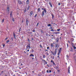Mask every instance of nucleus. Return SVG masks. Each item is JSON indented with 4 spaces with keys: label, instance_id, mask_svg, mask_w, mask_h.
I'll use <instances>...</instances> for the list:
<instances>
[{
    "label": "nucleus",
    "instance_id": "nucleus-21",
    "mask_svg": "<svg viewBox=\"0 0 76 76\" xmlns=\"http://www.w3.org/2000/svg\"><path fill=\"white\" fill-rule=\"evenodd\" d=\"M29 6H28V7L27 8V10H29Z\"/></svg>",
    "mask_w": 76,
    "mask_h": 76
},
{
    "label": "nucleus",
    "instance_id": "nucleus-34",
    "mask_svg": "<svg viewBox=\"0 0 76 76\" xmlns=\"http://www.w3.org/2000/svg\"><path fill=\"white\" fill-rule=\"evenodd\" d=\"M12 21H13V22H14V21H15V20H14V18H12Z\"/></svg>",
    "mask_w": 76,
    "mask_h": 76
},
{
    "label": "nucleus",
    "instance_id": "nucleus-50",
    "mask_svg": "<svg viewBox=\"0 0 76 76\" xmlns=\"http://www.w3.org/2000/svg\"><path fill=\"white\" fill-rule=\"evenodd\" d=\"M57 72H60V70L58 69Z\"/></svg>",
    "mask_w": 76,
    "mask_h": 76
},
{
    "label": "nucleus",
    "instance_id": "nucleus-12",
    "mask_svg": "<svg viewBox=\"0 0 76 76\" xmlns=\"http://www.w3.org/2000/svg\"><path fill=\"white\" fill-rule=\"evenodd\" d=\"M43 9L45 13H46L47 12V10H46V9L44 8Z\"/></svg>",
    "mask_w": 76,
    "mask_h": 76
},
{
    "label": "nucleus",
    "instance_id": "nucleus-18",
    "mask_svg": "<svg viewBox=\"0 0 76 76\" xmlns=\"http://www.w3.org/2000/svg\"><path fill=\"white\" fill-rule=\"evenodd\" d=\"M4 19H3L2 20V23H3V22H4Z\"/></svg>",
    "mask_w": 76,
    "mask_h": 76
},
{
    "label": "nucleus",
    "instance_id": "nucleus-61",
    "mask_svg": "<svg viewBox=\"0 0 76 76\" xmlns=\"http://www.w3.org/2000/svg\"><path fill=\"white\" fill-rule=\"evenodd\" d=\"M42 10H44V8L43 9V8H42Z\"/></svg>",
    "mask_w": 76,
    "mask_h": 76
},
{
    "label": "nucleus",
    "instance_id": "nucleus-30",
    "mask_svg": "<svg viewBox=\"0 0 76 76\" xmlns=\"http://www.w3.org/2000/svg\"><path fill=\"white\" fill-rule=\"evenodd\" d=\"M37 14H36V15L34 16V18H36V17H37Z\"/></svg>",
    "mask_w": 76,
    "mask_h": 76
},
{
    "label": "nucleus",
    "instance_id": "nucleus-31",
    "mask_svg": "<svg viewBox=\"0 0 76 76\" xmlns=\"http://www.w3.org/2000/svg\"><path fill=\"white\" fill-rule=\"evenodd\" d=\"M49 70H47V73H49Z\"/></svg>",
    "mask_w": 76,
    "mask_h": 76
},
{
    "label": "nucleus",
    "instance_id": "nucleus-27",
    "mask_svg": "<svg viewBox=\"0 0 76 76\" xmlns=\"http://www.w3.org/2000/svg\"><path fill=\"white\" fill-rule=\"evenodd\" d=\"M51 58H52L53 60L54 59V56H53V58H52V56H51Z\"/></svg>",
    "mask_w": 76,
    "mask_h": 76
},
{
    "label": "nucleus",
    "instance_id": "nucleus-25",
    "mask_svg": "<svg viewBox=\"0 0 76 76\" xmlns=\"http://www.w3.org/2000/svg\"><path fill=\"white\" fill-rule=\"evenodd\" d=\"M57 31H58V32H59V31H60V29H57Z\"/></svg>",
    "mask_w": 76,
    "mask_h": 76
},
{
    "label": "nucleus",
    "instance_id": "nucleus-9",
    "mask_svg": "<svg viewBox=\"0 0 76 76\" xmlns=\"http://www.w3.org/2000/svg\"><path fill=\"white\" fill-rule=\"evenodd\" d=\"M18 3H19V4H22V2L20 1H18Z\"/></svg>",
    "mask_w": 76,
    "mask_h": 76
},
{
    "label": "nucleus",
    "instance_id": "nucleus-4",
    "mask_svg": "<svg viewBox=\"0 0 76 76\" xmlns=\"http://www.w3.org/2000/svg\"><path fill=\"white\" fill-rule=\"evenodd\" d=\"M44 11H43L42 13V16H44Z\"/></svg>",
    "mask_w": 76,
    "mask_h": 76
},
{
    "label": "nucleus",
    "instance_id": "nucleus-52",
    "mask_svg": "<svg viewBox=\"0 0 76 76\" xmlns=\"http://www.w3.org/2000/svg\"><path fill=\"white\" fill-rule=\"evenodd\" d=\"M58 5H60V3H58Z\"/></svg>",
    "mask_w": 76,
    "mask_h": 76
},
{
    "label": "nucleus",
    "instance_id": "nucleus-3",
    "mask_svg": "<svg viewBox=\"0 0 76 76\" xmlns=\"http://www.w3.org/2000/svg\"><path fill=\"white\" fill-rule=\"evenodd\" d=\"M57 48H56L55 50V51H54V56H56V53H57Z\"/></svg>",
    "mask_w": 76,
    "mask_h": 76
},
{
    "label": "nucleus",
    "instance_id": "nucleus-15",
    "mask_svg": "<svg viewBox=\"0 0 76 76\" xmlns=\"http://www.w3.org/2000/svg\"><path fill=\"white\" fill-rule=\"evenodd\" d=\"M52 26V25L50 24L48 25V26Z\"/></svg>",
    "mask_w": 76,
    "mask_h": 76
},
{
    "label": "nucleus",
    "instance_id": "nucleus-23",
    "mask_svg": "<svg viewBox=\"0 0 76 76\" xmlns=\"http://www.w3.org/2000/svg\"><path fill=\"white\" fill-rule=\"evenodd\" d=\"M13 38L12 37L11 38V40H10L11 41H13Z\"/></svg>",
    "mask_w": 76,
    "mask_h": 76
},
{
    "label": "nucleus",
    "instance_id": "nucleus-5",
    "mask_svg": "<svg viewBox=\"0 0 76 76\" xmlns=\"http://www.w3.org/2000/svg\"><path fill=\"white\" fill-rule=\"evenodd\" d=\"M29 23V21H28V20L26 19V24L27 25H28V23Z\"/></svg>",
    "mask_w": 76,
    "mask_h": 76
},
{
    "label": "nucleus",
    "instance_id": "nucleus-26",
    "mask_svg": "<svg viewBox=\"0 0 76 76\" xmlns=\"http://www.w3.org/2000/svg\"><path fill=\"white\" fill-rule=\"evenodd\" d=\"M9 42V40H8L7 41V43H8Z\"/></svg>",
    "mask_w": 76,
    "mask_h": 76
},
{
    "label": "nucleus",
    "instance_id": "nucleus-33",
    "mask_svg": "<svg viewBox=\"0 0 76 76\" xmlns=\"http://www.w3.org/2000/svg\"><path fill=\"white\" fill-rule=\"evenodd\" d=\"M73 48L74 49H76V47L75 46H73Z\"/></svg>",
    "mask_w": 76,
    "mask_h": 76
},
{
    "label": "nucleus",
    "instance_id": "nucleus-44",
    "mask_svg": "<svg viewBox=\"0 0 76 76\" xmlns=\"http://www.w3.org/2000/svg\"><path fill=\"white\" fill-rule=\"evenodd\" d=\"M46 36H48V34H46Z\"/></svg>",
    "mask_w": 76,
    "mask_h": 76
},
{
    "label": "nucleus",
    "instance_id": "nucleus-37",
    "mask_svg": "<svg viewBox=\"0 0 76 76\" xmlns=\"http://www.w3.org/2000/svg\"><path fill=\"white\" fill-rule=\"evenodd\" d=\"M20 30H21V28H20V29H19V32L20 31Z\"/></svg>",
    "mask_w": 76,
    "mask_h": 76
},
{
    "label": "nucleus",
    "instance_id": "nucleus-59",
    "mask_svg": "<svg viewBox=\"0 0 76 76\" xmlns=\"http://www.w3.org/2000/svg\"><path fill=\"white\" fill-rule=\"evenodd\" d=\"M53 34H56V32H54L53 33Z\"/></svg>",
    "mask_w": 76,
    "mask_h": 76
},
{
    "label": "nucleus",
    "instance_id": "nucleus-58",
    "mask_svg": "<svg viewBox=\"0 0 76 76\" xmlns=\"http://www.w3.org/2000/svg\"><path fill=\"white\" fill-rule=\"evenodd\" d=\"M60 53H58V55H60Z\"/></svg>",
    "mask_w": 76,
    "mask_h": 76
},
{
    "label": "nucleus",
    "instance_id": "nucleus-14",
    "mask_svg": "<svg viewBox=\"0 0 76 76\" xmlns=\"http://www.w3.org/2000/svg\"><path fill=\"white\" fill-rule=\"evenodd\" d=\"M13 35H14V38H15V39H16V38L15 36V34H14V33H13Z\"/></svg>",
    "mask_w": 76,
    "mask_h": 76
},
{
    "label": "nucleus",
    "instance_id": "nucleus-8",
    "mask_svg": "<svg viewBox=\"0 0 76 76\" xmlns=\"http://www.w3.org/2000/svg\"><path fill=\"white\" fill-rule=\"evenodd\" d=\"M26 48L27 49H28V48H31V46L30 45H27L26 47Z\"/></svg>",
    "mask_w": 76,
    "mask_h": 76
},
{
    "label": "nucleus",
    "instance_id": "nucleus-56",
    "mask_svg": "<svg viewBox=\"0 0 76 76\" xmlns=\"http://www.w3.org/2000/svg\"><path fill=\"white\" fill-rule=\"evenodd\" d=\"M67 47H69V45H68V44H67Z\"/></svg>",
    "mask_w": 76,
    "mask_h": 76
},
{
    "label": "nucleus",
    "instance_id": "nucleus-49",
    "mask_svg": "<svg viewBox=\"0 0 76 76\" xmlns=\"http://www.w3.org/2000/svg\"><path fill=\"white\" fill-rule=\"evenodd\" d=\"M40 47L41 48H42V45H40Z\"/></svg>",
    "mask_w": 76,
    "mask_h": 76
},
{
    "label": "nucleus",
    "instance_id": "nucleus-10",
    "mask_svg": "<svg viewBox=\"0 0 76 76\" xmlns=\"http://www.w3.org/2000/svg\"><path fill=\"white\" fill-rule=\"evenodd\" d=\"M41 32L42 34H44V30H41Z\"/></svg>",
    "mask_w": 76,
    "mask_h": 76
},
{
    "label": "nucleus",
    "instance_id": "nucleus-51",
    "mask_svg": "<svg viewBox=\"0 0 76 76\" xmlns=\"http://www.w3.org/2000/svg\"><path fill=\"white\" fill-rule=\"evenodd\" d=\"M52 39H53V38H54V36H52Z\"/></svg>",
    "mask_w": 76,
    "mask_h": 76
},
{
    "label": "nucleus",
    "instance_id": "nucleus-57",
    "mask_svg": "<svg viewBox=\"0 0 76 76\" xmlns=\"http://www.w3.org/2000/svg\"><path fill=\"white\" fill-rule=\"evenodd\" d=\"M23 20H22V23H23Z\"/></svg>",
    "mask_w": 76,
    "mask_h": 76
},
{
    "label": "nucleus",
    "instance_id": "nucleus-36",
    "mask_svg": "<svg viewBox=\"0 0 76 76\" xmlns=\"http://www.w3.org/2000/svg\"><path fill=\"white\" fill-rule=\"evenodd\" d=\"M38 25H39V23H38L36 26H38Z\"/></svg>",
    "mask_w": 76,
    "mask_h": 76
},
{
    "label": "nucleus",
    "instance_id": "nucleus-7",
    "mask_svg": "<svg viewBox=\"0 0 76 76\" xmlns=\"http://www.w3.org/2000/svg\"><path fill=\"white\" fill-rule=\"evenodd\" d=\"M33 14V11H31V12L30 14V16H31V15Z\"/></svg>",
    "mask_w": 76,
    "mask_h": 76
},
{
    "label": "nucleus",
    "instance_id": "nucleus-32",
    "mask_svg": "<svg viewBox=\"0 0 76 76\" xmlns=\"http://www.w3.org/2000/svg\"><path fill=\"white\" fill-rule=\"evenodd\" d=\"M12 15V11H11V12L10 14V15L11 16V15Z\"/></svg>",
    "mask_w": 76,
    "mask_h": 76
},
{
    "label": "nucleus",
    "instance_id": "nucleus-11",
    "mask_svg": "<svg viewBox=\"0 0 76 76\" xmlns=\"http://www.w3.org/2000/svg\"><path fill=\"white\" fill-rule=\"evenodd\" d=\"M29 0H27L26 3L27 4H29Z\"/></svg>",
    "mask_w": 76,
    "mask_h": 76
},
{
    "label": "nucleus",
    "instance_id": "nucleus-22",
    "mask_svg": "<svg viewBox=\"0 0 76 76\" xmlns=\"http://www.w3.org/2000/svg\"><path fill=\"white\" fill-rule=\"evenodd\" d=\"M38 12H39L40 11V8H39L37 10Z\"/></svg>",
    "mask_w": 76,
    "mask_h": 76
},
{
    "label": "nucleus",
    "instance_id": "nucleus-13",
    "mask_svg": "<svg viewBox=\"0 0 76 76\" xmlns=\"http://www.w3.org/2000/svg\"><path fill=\"white\" fill-rule=\"evenodd\" d=\"M49 4H50V5L51 6V7H53V6H52V4H51V2H49Z\"/></svg>",
    "mask_w": 76,
    "mask_h": 76
},
{
    "label": "nucleus",
    "instance_id": "nucleus-64",
    "mask_svg": "<svg viewBox=\"0 0 76 76\" xmlns=\"http://www.w3.org/2000/svg\"><path fill=\"white\" fill-rule=\"evenodd\" d=\"M21 65H23V64H21Z\"/></svg>",
    "mask_w": 76,
    "mask_h": 76
},
{
    "label": "nucleus",
    "instance_id": "nucleus-29",
    "mask_svg": "<svg viewBox=\"0 0 76 76\" xmlns=\"http://www.w3.org/2000/svg\"><path fill=\"white\" fill-rule=\"evenodd\" d=\"M50 31H54V29H52V30H50Z\"/></svg>",
    "mask_w": 76,
    "mask_h": 76
},
{
    "label": "nucleus",
    "instance_id": "nucleus-42",
    "mask_svg": "<svg viewBox=\"0 0 76 76\" xmlns=\"http://www.w3.org/2000/svg\"><path fill=\"white\" fill-rule=\"evenodd\" d=\"M49 73H51V70H49Z\"/></svg>",
    "mask_w": 76,
    "mask_h": 76
},
{
    "label": "nucleus",
    "instance_id": "nucleus-28",
    "mask_svg": "<svg viewBox=\"0 0 76 76\" xmlns=\"http://www.w3.org/2000/svg\"><path fill=\"white\" fill-rule=\"evenodd\" d=\"M60 34V32H56V34Z\"/></svg>",
    "mask_w": 76,
    "mask_h": 76
},
{
    "label": "nucleus",
    "instance_id": "nucleus-2",
    "mask_svg": "<svg viewBox=\"0 0 76 76\" xmlns=\"http://www.w3.org/2000/svg\"><path fill=\"white\" fill-rule=\"evenodd\" d=\"M7 12H9V5H8L7 8Z\"/></svg>",
    "mask_w": 76,
    "mask_h": 76
},
{
    "label": "nucleus",
    "instance_id": "nucleus-17",
    "mask_svg": "<svg viewBox=\"0 0 76 76\" xmlns=\"http://www.w3.org/2000/svg\"><path fill=\"white\" fill-rule=\"evenodd\" d=\"M58 38H57L56 39V42H58Z\"/></svg>",
    "mask_w": 76,
    "mask_h": 76
},
{
    "label": "nucleus",
    "instance_id": "nucleus-38",
    "mask_svg": "<svg viewBox=\"0 0 76 76\" xmlns=\"http://www.w3.org/2000/svg\"><path fill=\"white\" fill-rule=\"evenodd\" d=\"M24 12H26V9H25V10H24Z\"/></svg>",
    "mask_w": 76,
    "mask_h": 76
},
{
    "label": "nucleus",
    "instance_id": "nucleus-62",
    "mask_svg": "<svg viewBox=\"0 0 76 76\" xmlns=\"http://www.w3.org/2000/svg\"><path fill=\"white\" fill-rule=\"evenodd\" d=\"M56 69L57 68H58V67H57V66H56Z\"/></svg>",
    "mask_w": 76,
    "mask_h": 76
},
{
    "label": "nucleus",
    "instance_id": "nucleus-6",
    "mask_svg": "<svg viewBox=\"0 0 76 76\" xmlns=\"http://www.w3.org/2000/svg\"><path fill=\"white\" fill-rule=\"evenodd\" d=\"M70 66H69L68 68V72L69 73H70Z\"/></svg>",
    "mask_w": 76,
    "mask_h": 76
},
{
    "label": "nucleus",
    "instance_id": "nucleus-47",
    "mask_svg": "<svg viewBox=\"0 0 76 76\" xmlns=\"http://www.w3.org/2000/svg\"><path fill=\"white\" fill-rule=\"evenodd\" d=\"M61 53V51L59 50V52H58V53Z\"/></svg>",
    "mask_w": 76,
    "mask_h": 76
},
{
    "label": "nucleus",
    "instance_id": "nucleus-46",
    "mask_svg": "<svg viewBox=\"0 0 76 76\" xmlns=\"http://www.w3.org/2000/svg\"><path fill=\"white\" fill-rule=\"evenodd\" d=\"M50 29H53L52 27H51L50 28Z\"/></svg>",
    "mask_w": 76,
    "mask_h": 76
},
{
    "label": "nucleus",
    "instance_id": "nucleus-41",
    "mask_svg": "<svg viewBox=\"0 0 76 76\" xmlns=\"http://www.w3.org/2000/svg\"><path fill=\"white\" fill-rule=\"evenodd\" d=\"M7 39H8V37H7L5 39V40H7Z\"/></svg>",
    "mask_w": 76,
    "mask_h": 76
},
{
    "label": "nucleus",
    "instance_id": "nucleus-48",
    "mask_svg": "<svg viewBox=\"0 0 76 76\" xmlns=\"http://www.w3.org/2000/svg\"><path fill=\"white\" fill-rule=\"evenodd\" d=\"M33 32H35V30H33Z\"/></svg>",
    "mask_w": 76,
    "mask_h": 76
},
{
    "label": "nucleus",
    "instance_id": "nucleus-24",
    "mask_svg": "<svg viewBox=\"0 0 76 76\" xmlns=\"http://www.w3.org/2000/svg\"><path fill=\"white\" fill-rule=\"evenodd\" d=\"M51 46L52 47H53V46H54V45H53V44L51 43Z\"/></svg>",
    "mask_w": 76,
    "mask_h": 76
},
{
    "label": "nucleus",
    "instance_id": "nucleus-35",
    "mask_svg": "<svg viewBox=\"0 0 76 76\" xmlns=\"http://www.w3.org/2000/svg\"><path fill=\"white\" fill-rule=\"evenodd\" d=\"M52 18L53 19L54 18V15H53V14L52 15Z\"/></svg>",
    "mask_w": 76,
    "mask_h": 76
},
{
    "label": "nucleus",
    "instance_id": "nucleus-45",
    "mask_svg": "<svg viewBox=\"0 0 76 76\" xmlns=\"http://www.w3.org/2000/svg\"><path fill=\"white\" fill-rule=\"evenodd\" d=\"M72 46H73V43H72Z\"/></svg>",
    "mask_w": 76,
    "mask_h": 76
},
{
    "label": "nucleus",
    "instance_id": "nucleus-1",
    "mask_svg": "<svg viewBox=\"0 0 76 76\" xmlns=\"http://www.w3.org/2000/svg\"><path fill=\"white\" fill-rule=\"evenodd\" d=\"M55 45H56V48H57V47L58 48V47H59V45H58V43H55Z\"/></svg>",
    "mask_w": 76,
    "mask_h": 76
},
{
    "label": "nucleus",
    "instance_id": "nucleus-16",
    "mask_svg": "<svg viewBox=\"0 0 76 76\" xmlns=\"http://www.w3.org/2000/svg\"><path fill=\"white\" fill-rule=\"evenodd\" d=\"M34 55H33V54H31V55H30V57H31H31H32V56L34 57Z\"/></svg>",
    "mask_w": 76,
    "mask_h": 76
},
{
    "label": "nucleus",
    "instance_id": "nucleus-39",
    "mask_svg": "<svg viewBox=\"0 0 76 76\" xmlns=\"http://www.w3.org/2000/svg\"><path fill=\"white\" fill-rule=\"evenodd\" d=\"M3 47H4V46H5V45H4V44H3Z\"/></svg>",
    "mask_w": 76,
    "mask_h": 76
},
{
    "label": "nucleus",
    "instance_id": "nucleus-60",
    "mask_svg": "<svg viewBox=\"0 0 76 76\" xmlns=\"http://www.w3.org/2000/svg\"><path fill=\"white\" fill-rule=\"evenodd\" d=\"M48 51V50H45V51Z\"/></svg>",
    "mask_w": 76,
    "mask_h": 76
},
{
    "label": "nucleus",
    "instance_id": "nucleus-53",
    "mask_svg": "<svg viewBox=\"0 0 76 76\" xmlns=\"http://www.w3.org/2000/svg\"><path fill=\"white\" fill-rule=\"evenodd\" d=\"M43 58H45V55H43Z\"/></svg>",
    "mask_w": 76,
    "mask_h": 76
},
{
    "label": "nucleus",
    "instance_id": "nucleus-43",
    "mask_svg": "<svg viewBox=\"0 0 76 76\" xmlns=\"http://www.w3.org/2000/svg\"><path fill=\"white\" fill-rule=\"evenodd\" d=\"M66 57H67V58H69V56H68V55H66Z\"/></svg>",
    "mask_w": 76,
    "mask_h": 76
},
{
    "label": "nucleus",
    "instance_id": "nucleus-20",
    "mask_svg": "<svg viewBox=\"0 0 76 76\" xmlns=\"http://www.w3.org/2000/svg\"><path fill=\"white\" fill-rule=\"evenodd\" d=\"M51 53L53 54V55H54V52H53V51H51Z\"/></svg>",
    "mask_w": 76,
    "mask_h": 76
},
{
    "label": "nucleus",
    "instance_id": "nucleus-19",
    "mask_svg": "<svg viewBox=\"0 0 76 76\" xmlns=\"http://www.w3.org/2000/svg\"><path fill=\"white\" fill-rule=\"evenodd\" d=\"M43 61H44V63H45L46 64H47V62L46 61H45V60H44Z\"/></svg>",
    "mask_w": 76,
    "mask_h": 76
},
{
    "label": "nucleus",
    "instance_id": "nucleus-63",
    "mask_svg": "<svg viewBox=\"0 0 76 76\" xmlns=\"http://www.w3.org/2000/svg\"><path fill=\"white\" fill-rule=\"evenodd\" d=\"M27 51H29V50H27Z\"/></svg>",
    "mask_w": 76,
    "mask_h": 76
},
{
    "label": "nucleus",
    "instance_id": "nucleus-40",
    "mask_svg": "<svg viewBox=\"0 0 76 76\" xmlns=\"http://www.w3.org/2000/svg\"><path fill=\"white\" fill-rule=\"evenodd\" d=\"M61 48H60L59 49V51H61Z\"/></svg>",
    "mask_w": 76,
    "mask_h": 76
},
{
    "label": "nucleus",
    "instance_id": "nucleus-55",
    "mask_svg": "<svg viewBox=\"0 0 76 76\" xmlns=\"http://www.w3.org/2000/svg\"><path fill=\"white\" fill-rule=\"evenodd\" d=\"M31 51H32V53L34 52V50H32Z\"/></svg>",
    "mask_w": 76,
    "mask_h": 76
},
{
    "label": "nucleus",
    "instance_id": "nucleus-54",
    "mask_svg": "<svg viewBox=\"0 0 76 76\" xmlns=\"http://www.w3.org/2000/svg\"><path fill=\"white\" fill-rule=\"evenodd\" d=\"M47 49H49V47H47Z\"/></svg>",
    "mask_w": 76,
    "mask_h": 76
}]
</instances>
